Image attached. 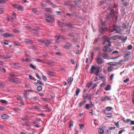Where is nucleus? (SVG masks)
I'll return each instance as SVG.
<instances>
[{
  "instance_id": "603ef678",
  "label": "nucleus",
  "mask_w": 134,
  "mask_h": 134,
  "mask_svg": "<svg viewBox=\"0 0 134 134\" xmlns=\"http://www.w3.org/2000/svg\"><path fill=\"white\" fill-rule=\"evenodd\" d=\"M90 105L89 104H87L85 105V108L88 109H89Z\"/></svg>"
},
{
  "instance_id": "0eeeda50",
  "label": "nucleus",
  "mask_w": 134,
  "mask_h": 134,
  "mask_svg": "<svg viewBox=\"0 0 134 134\" xmlns=\"http://www.w3.org/2000/svg\"><path fill=\"white\" fill-rule=\"evenodd\" d=\"M66 15L67 16H68L69 17H71V16H75L76 17H77L78 16V15L75 12H73L72 13L70 14L68 13H66Z\"/></svg>"
},
{
  "instance_id": "338daca9",
  "label": "nucleus",
  "mask_w": 134,
  "mask_h": 134,
  "mask_svg": "<svg viewBox=\"0 0 134 134\" xmlns=\"http://www.w3.org/2000/svg\"><path fill=\"white\" fill-rule=\"evenodd\" d=\"M113 76H114V74H111L110 76V80H112Z\"/></svg>"
},
{
  "instance_id": "79ce46f5",
  "label": "nucleus",
  "mask_w": 134,
  "mask_h": 134,
  "mask_svg": "<svg viewBox=\"0 0 134 134\" xmlns=\"http://www.w3.org/2000/svg\"><path fill=\"white\" fill-rule=\"evenodd\" d=\"M112 108L111 107H106L105 110L107 111H109L112 109Z\"/></svg>"
},
{
  "instance_id": "f3484780",
  "label": "nucleus",
  "mask_w": 134,
  "mask_h": 134,
  "mask_svg": "<svg viewBox=\"0 0 134 134\" xmlns=\"http://www.w3.org/2000/svg\"><path fill=\"white\" fill-rule=\"evenodd\" d=\"M7 20L8 22L9 21H12L14 19V18L9 15H8L7 17Z\"/></svg>"
},
{
  "instance_id": "5fc2aeb1",
  "label": "nucleus",
  "mask_w": 134,
  "mask_h": 134,
  "mask_svg": "<svg viewBox=\"0 0 134 134\" xmlns=\"http://www.w3.org/2000/svg\"><path fill=\"white\" fill-rule=\"evenodd\" d=\"M133 47L132 45H130L127 47V49L129 50H130Z\"/></svg>"
},
{
  "instance_id": "864d4df0",
  "label": "nucleus",
  "mask_w": 134,
  "mask_h": 134,
  "mask_svg": "<svg viewBox=\"0 0 134 134\" xmlns=\"http://www.w3.org/2000/svg\"><path fill=\"white\" fill-rule=\"evenodd\" d=\"M38 41L41 43H44L45 42V41L44 40H42L41 39L38 40Z\"/></svg>"
},
{
  "instance_id": "412c9836",
  "label": "nucleus",
  "mask_w": 134,
  "mask_h": 134,
  "mask_svg": "<svg viewBox=\"0 0 134 134\" xmlns=\"http://www.w3.org/2000/svg\"><path fill=\"white\" fill-rule=\"evenodd\" d=\"M32 11L36 14H39L40 13L39 11L37 10V9H32Z\"/></svg>"
},
{
  "instance_id": "72a5a7b5",
  "label": "nucleus",
  "mask_w": 134,
  "mask_h": 134,
  "mask_svg": "<svg viewBox=\"0 0 134 134\" xmlns=\"http://www.w3.org/2000/svg\"><path fill=\"white\" fill-rule=\"evenodd\" d=\"M2 42L4 44L6 45H8L9 43L8 40H7L3 41Z\"/></svg>"
},
{
  "instance_id": "c03bdc74",
  "label": "nucleus",
  "mask_w": 134,
  "mask_h": 134,
  "mask_svg": "<svg viewBox=\"0 0 134 134\" xmlns=\"http://www.w3.org/2000/svg\"><path fill=\"white\" fill-rule=\"evenodd\" d=\"M73 122L72 121H71L69 125V128H70L73 126Z\"/></svg>"
},
{
  "instance_id": "7c9ffc66",
  "label": "nucleus",
  "mask_w": 134,
  "mask_h": 134,
  "mask_svg": "<svg viewBox=\"0 0 134 134\" xmlns=\"http://www.w3.org/2000/svg\"><path fill=\"white\" fill-rule=\"evenodd\" d=\"M113 21L114 22H116L117 21V20H118V16H117L114 15L113 16Z\"/></svg>"
},
{
  "instance_id": "473e14b6",
  "label": "nucleus",
  "mask_w": 134,
  "mask_h": 134,
  "mask_svg": "<svg viewBox=\"0 0 134 134\" xmlns=\"http://www.w3.org/2000/svg\"><path fill=\"white\" fill-rule=\"evenodd\" d=\"M42 89V86H39L37 87V90L38 91L40 92L41 91Z\"/></svg>"
},
{
  "instance_id": "c756f323",
  "label": "nucleus",
  "mask_w": 134,
  "mask_h": 134,
  "mask_svg": "<svg viewBox=\"0 0 134 134\" xmlns=\"http://www.w3.org/2000/svg\"><path fill=\"white\" fill-rule=\"evenodd\" d=\"M92 84V81H91L90 82L87 83L86 84V86L88 88H89L91 86Z\"/></svg>"
},
{
  "instance_id": "1a4fd4ad",
  "label": "nucleus",
  "mask_w": 134,
  "mask_h": 134,
  "mask_svg": "<svg viewBox=\"0 0 134 134\" xmlns=\"http://www.w3.org/2000/svg\"><path fill=\"white\" fill-rule=\"evenodd\" d=\"M101 55L103 58L105 59H108L109 58V56L105 53H102Z\"/></svg>"
},
{
  "instance_id": "052dcab7",
  "label": "nucleus",
  "mask_w": 134,
  "mask_h": 134,
  "mask_svg": "<svg viewBox=\"0 0 134 134\" xmlns=\"http://www.w3.org/2000/svg\"><path fill=\"white\" fill-rule=\"evenodd\" d=\"M114 62H110L108 63V64L110 66H114L113 64H114Z\"/></svg>"
},
{
  "instance_id": "6e6d98bb",
  "label": "nucleus",
  "mask_w": 134,
  "mask_h": 134,
  "mask_svg": "<svg viewBox=\"0 0 134 134\" xmlns=\"http://www.w3.org/2000/svg\"><path fill=\"white\" fill-rule=\"evenodd\" d=\"M113 69V68L111 66H110L108 68V70L110 72Z\"/></svg>"
},
{
  "instance_id": "f8f14e48",
  "label": "nucleus",
  "mask_w": 134,
  "mask_h": 134,
  "mask_svg": "<svg viewBox=\"0 0 134 134\" xmlns=\"http://www.w3.org/2000/svg\"><path fill=\"white\" fill-rule=\"evenodd\" d=\"M43 1L44 2H45L47 3H49L51 5H52V7L53 8H57L56 5L55 4H54L53 3L50 2V1L49 0H43Z\"/></svg>"
},
{
  "instance_id": "bf43d9fd",
  "label": "nucleus",
  "mask_w": 134,
  "mask_h": 134,
  "mask_svg": "<svg viewBox=\"0 0 134 134\" xmlns=\"http://www.w3.org/2000/svg\"><path fill=\"white\" fill-rule=\"evenodd\" d=\"M119 65H122L124 63L123 60H122L118 62Z\"/></svg>"
},
{
  "instance_id": "4468645a",
  "label": "nucleus",
  "mask_w": 134,
  "mask_h": 134,
  "mask_svg": "<svg viewBox=\"0 0 134 134\" xmlns=\"http://www.w3.org/2000/svg\"><path fill=\"white\" fill-rule=\"evenodd\" d=\"M105 29L102 27H100L99 28V31L100 33L103 34L105 32Z\"/></svg>"
},
{
  "instance_id": "dca6fc26",
  "label": "nucleus",
  "mask_w": 134,
  "mask_h": 134,
  "mask_svg": "<svg viewBox=\"0 0 134 134\" xmlns=\"http://www.w3.org/2000/svg\"><path fill=\"white\" fill-rule=\"evenodd\" d=\"M109 11L110 12L109 14V15L111 16L114 15L115 13V11L114 9H109Z\"/></svg>"
},
{
  "instance_id": "69168bd1",
  "label": "nucleus",
  "mask_w": 134,
  "mask_h": 134,
  "mask_svg": "<svg viewBox=\"0 0 134 134\" xmlns=\"http://www.w3.org/2000/svg\"><path fill=\"white\" fill-rule=\"evenodd\" d=\"M100 49V48L99 47H96L95 48H94L93 49V50L94 51H97V50H99Z\"/></svg>"
},
{
  "instance_id": "5701e85b",
  "label": "nucleus",
  "mask_w": 134,
  "mask_h": 134,
  "mask_svg": "<svg viewBox=\"0 0 134 134\" xmlns=\"http://www.w3.org/2000/svg\"><path fill=\"white\" fill-rule=\"evenodd\" d=\"M47 74L49 75L52 76L55 74L54 72L48 71L47 72Z\"/></svg>"
},
{
  "instance_id": "20e7f679",
  "label": "nucleus",
  "mask_w": 134,
  "mask_h": 134,
  "mask_svg": "<svg viewBox=\"0 0 134 134\" xmlns=\"http://www.w3.org/2000/svg\"><path fill=\"white\" fill-rule=\"evenodd\" d=\"M108 46H108V45H107L106 46H104L103 48V51L105 52H110L112 51V50Z\"/></svg>"
},
{
  "instance_id": "de8ad7c7",
  "label": "nucleus",
  "mask_w": 134,
  "mask_h": 134,
  "mask_svg": "<svg viewBox=\"0 0 134 134\" xmlns=\"http://www.w3.org/2000/svg\"><path fill=\"white\" fill-rule=\"evenodd\" d=\"M28 48L29 49H36V47L34 46H28Z\"/></svg>"
},
{
  "instance_id": "6ab92c4d",
  "label": "nucleus",
  "mask_w": 134,
  "mask_h": 134,
  "mask_svg": "<svg viewBox=\"0 0 134 134\" xmlns=\"http://www.w3.org/2000/svg\"><path fill=\"white\" fill-rule=\"evenodd\" d=\"M24 42L27 44L29 43L31 44H32L33 43V42L32 41L29 40L28 39H25Z\"/></svg>"
},
{
  "instance_id": "49530a36",
  "label": "nucleus",
  "mask_w": 134,
  "mask_h": 134,
  "mask_svg": "<svg viewBox=\"0 0 134 134\" xmlns=\"http://www.w3.org/2000/svg\"><path fill=\"white\" fill-rule=\"evenodd\" d=\"M30 52L28 51L25 52L24 54L26 57H28L30 54Z\"/></svg>"
},
{
  "instance_id": "aec40b11",
  "label": "nucleus",
  "mask_w": 134,
  "mask_h": 134,
  "mask_svg": "<svg viewBox=\"0 0 134 134\" xmlns=\"http://www.w3.org/2000/svg\"><path fill=\"white\" fill-rule=\"evenodd\" d=\"M1 118L3 119H7L8 118V116L7 114H4L1 116Z\"/></svg>"
},
{
  "instance_id": "4be33fe9",
  "label": "nucleus",
  "mask_w": 134,
  "mask_h": 134,
  "mask_svg": "<svg viewBox=\"0 0 134 134\" xmlns=\"http://www.w3.org/2000/svg\"><path fill=\"white\" fill-rule=\"evenodd\" d=\"M8 79L9 80L10 82H13L18 83L17 81L13 79L10 77H8Z\"/></svg>"
},
{
  "instance_id": "0e129e2a",
  "label": "nucleus",
  "mask_w": 134,
  "mask_h": 134,
  "mask_svg": "<svg viewBox=\"0 0 134 134\" xmlns=\"http://www.w3.org/2000/svg\"><path fill=\"white\" fill-rule=\"evenodd\" d=\"M129 78H127L126 79H125V80H124L123 81L125 83H126L127 82L129 81Z\"/></svg>"
},
{
  "instance_id": "6e6552de",
  "label": "nucleus",
  "mask_w": 134,
  "mask_h": 134,
  "mask_svg": "<svg viewBox=\"0 0 134 134\" xmlns=\"http://www.w3.org/2000/svg\"><path fill=\"white\" fill-rule=\"evenodd\" d=\"M72 46V44L69 43L67 42L65 45L64 46V48L66 49H69Z\"/></svg>"
},
{
  "instance_id": "a18cd8bd",
  "label": "nucleus",
  "mask_w": 134,
  "mask_h": 134,
  "mask_svg": "<svg viewBox=\"0 0 134 134\" xmlns=\"http://www.w3.org/2000/svg\"><path fill=\"white\" fill-rule=\"evenodd\" d=\"M46 22L47 23H51V22L54 21L51 20H49L48 19H46Z\"/></svg>"
},
{
  "instance_id": "c85d7f7f",
  "label": "nucleus",
  "mask_w": 134,
  "mask_h": 134,
  "mask_svg": "<svg viewBox=\"0 0 134 134\" xmlns=\"http://www.w3.org/2000/svg\"><path fill=\"white\" fill-rule=\"evenodd\" d=\"M111 89V86L110 85H107L105 88V90L106 91H107L109 90H110Z\"/></svg>"
},
{
  "instance_id": "f03ea898",
  "label": "nucleus",
  "mask_w": 134,
  "mask_h": 134,
  "mask_svg": "<svg viewBox=\"0 0 134 134\" xmlns=\"http://www.w3.org/2000/svg\"><path fill=\"white\" fill-rule=\"evenodd\" d=\"M103 38L104 40V41L102 43L103 44H106V42H107L108 43L107 44L108 45V46H111V44L112 42L110 41L111 39L110 38V37L108 38L105 36H103Z\"/></svg>"
},
{
  "instance_id": "58836bf2",
  "label": "nucleus",
  "mask_w": 134,
  "mask_h": 134,
  "mask_svg": "<svg viewBox=\"0 0 134 134\" xmlns=\"http://www.w3.org/2000/svg\"><path fill=\"white\" fill-rule=\"evenodd\" d=\"M39 29H40L38 27H35L32 30H34L36 32H38L39 31Z\"/></svg>"
},
{
  "instance_id": "09e8293b",
  "label": "nucleus",
  "mask_w": 134,
  "mask_h": 134,
  "mask_svg": "<svg viewBox=\"0 0 134 134\" xmlns=\"http://www.w3.org/2000/svg\"><path fill=\"white\" fill-rule=\"evenodd\" d=\"M13 44L14 45H15L16 46H20V44L18 42H13Z\"/></svg>"
},
{
  "instance_id": "393cba45",
  "label": "nucleus",
  "mask_w": 134,
  "mask_h": 134,
  "mask_svg": "<svg viewBox=\"0 0 134 134\" xmlns=\"http://www.w3.org/2000/svg\"><path fill=\"white\" fill-rule=\"evenodd\" d=\"M64 25L65 26H67L68 27H72L73 26V24H72L71 23H64Z\"/></svg>"
},
{
  "instance_id": "9d476101",
  "label": "nucleus",
  "mask_w": 134,
  "mask_h": 134,
  "mask_svg": "<svg viewBox=\"0 0 134 134\" xmlns=\"http://www.w3.org/2000/svg\"><path fill=\"white\" fill-rule=\"evenodd\" d=\"M81 2L80 0H78L77 1H74V3L76 5V7H75V6L74 7L75 8H79L80 6V3H81Z\"/></svg>"
},
{
  "instance_id": "2f4dec72",
  "label": "nucleus",
  "mask_w": 134,
  "mask_h": 134,
  "mask_svg": "<svg viewBox=\"0 0 134 134\" xmlns=\"http://www.w3.org/2000/svg\"><path fill=\"white\" fill-rule=\"evenodd\" d=\"M98 132L100 134H103L104 130L103 129L100 128L98 130Z\"/></svg>"
},
{
  "instance_id": "a878e982",
  "label": "nucleus",
  "mask_w": 134,
  "mask_h": 134,
  "mask_svg": "<svg viewBox=\"0 0 134 134\" xmlns=\"http://www.w3.org/2000/svg\"><path fill=\"white\" fill-rule=\"evenodd\" d=\"M51 43L50 41L48 40H47L46 41V42L45 43V45L46 47H48V45L50 44Z\"/></svg>"
},
{
  "instance_id": "b1692460",
  "label": "nucleus",
  "mask_w": 134,
  "mask_h": 134,
  "mask_svg": "<svg viewBox=\"0 0 134 134\" xmlns=\"http://www.w3.org/2000/svg\"><path fill=\"white\" fill-rule=\"evenodd\" d=\"M110 37L111 39L116 40L118 38V35H116L114 36H111Z\"/></svg>"
},
{
  "instance_id": "2eb2a0df",
  "label": "nucleus",
  "mask_w": 134,
  "mask_h": 134,
  "mask_svg": "<svg viewBox=\"0 0 134 134\" xmlns=\"http://www.w3.org/2000/svg\"><path fill=\"white\" fill-rule=\"evenodd\" d=\"M97 68L95 67V66L92 65V66L91 68L90 69V73L91 74H93L94 73V70H96Z\"/></svg>"
},
{
  "instance_id": "8fccbe9b",
  "label": "nucleus",
  "mask_w": 134,
  "mask_h": 134,
  "mask_svg": "<svg viewBox=\"0 0 134 134\" xmlns=\"http://www.w3.org/2000/svg\"><path fill=\"white\" fill-rule=\"evenodd\" d=\"M92 96V95L91 94H89L87 97L88 99L89 100H91V97Z\"/></svg>"
},
{
  "instance_id": "c9c22d12",
  "label": "nucleus",
  "mask_w": 134,
  "mask_h": 134,
  "mask_svg": "<svg viewBox=\"0 0 134 134\" xmlns=\"http://www.w3.org/2000/svg\"><path fill=\"white\" fill-rule=\"evenodd\" d=\"M131 52H129L126 53H125L124 54V57L125 58L128 55H130Z\"/></svg>"
},
{
  "instance_id": "f704fd0d",
  "label": "nucleus",
  "mask_w": 134,
  "mask_h": 134,
  "mask_svg": "<svg viewBox=\"0 0 134 134\" xmlns=\"http://www.w3.org/2000/svg\"><path fill=\"white\" fill-rule=\"evenodd\" d=\"M73 80V78L71 77H70L68 78V83H71Z\"/></svg>"
},
{
  "instance_id": "e2e57ef3",
  "label": "nucleus",
  "mask_w": 134,
  "mask_h": 134,
  "mask_svg": "<svg viewBox=\"0 0 134 134\" xmlns=\"http://www.w3.org/2000/svg\"><path fill=\"white\" fill-rule=\"evenodd\" d=\"M22 119L23 121H28L29 120V119L25 117H23L22 118Z\"/></svg>"
},
{
  "instance_id": "ea45409f",
  "label": "nucleus",
  "mask_w": 134,
  "mask_h": 134,
  "mask_svg": "<svg viewBox=\"0 0 134 134\" xmlns=\"http://www.w3.org/2000/svg\"><path fill=\"white\" fill-rule=\"evenodd\" d=\"M112 114L111 113H109V114H107L106 115V116L108 118H110L112 116Z\"/></svg>"
},
{
  "instance_id": "a19ab883",
  "label": "nucleus",
  "mask_w": 134,
  "mask_h": 134,
  "mask_svg": "<svg viewBox=\"0 0 134 134\" xmlns=\"http://www.w3.org/2000/svg\"><path fill=\"white\" fill-rule=\"evenodd\" d=\"M29 65L30 67L34 69H35L36 68V66L31 63Z\"/></svg>"
},
{
  "instance_id": "774afa93",
  "label": "nucleus",
  "mask_w": 134,
  "mask_h": 134,
  "mask_svg": "<svg viewBox=\"0 0 134 134\" xmlns=\"http://www.w3.org/2000/svg\"><path fill=\"white\" fill-rule=\"evenodd\" d=\"M36 75V77L39 79V80H41V77L39 76V75L38 74H36V73H35Z\"/></svg>"
},
{
  "instance_id": "bb28decb",
  "label": "nucleus",
  "mask_w": 134,
  "mask_h": 134,
  "mask_svg": "<svg viewBox=\"0 0 134 134\" xmlns=\"http://www.w3.org/2000/svg\"><path fill=\"white\" fill-rule=\"evenodd\" d=\"M86 102V100H84V101L81 102L79 104V107H80L83 105V104H85Z\"/></svg>"
},
{
  "instance_id": "e433bc0d",
  "label": "nucleus",
  "mask_w": 134,
  "mask_h": 134,
  "mask_svg": "<svg viewBox=\"0 0 134 134\" xmlns=\"http://www.w3.org/2000/svg\"><path fill=\"white\" fill-rule=\"evenodd\" d=\"M80 90L79 88H77V89L76 91V96H78L79 93L80 92Z\"/></svg>"
},
{
  "instance_id": "423d86ee",
  "label": "nucleus",
  "mask_w": 134,
  "mask_h": 134,
  "mask_svg": "<svg viewBox=\"0 0 134 134\" xmlns=\"http://www.w3.org/2000/svg\"><path fill=\"white\" fill-rule=\"evenodd\" d=\"M1 36H4L5 37H13L14 36L13 35L9 33L2 34Z\"/></svg>"
},
{
  "instance_id": "3c124183",
  "label": "nucleus",
  "mask_w": 134,
  "mask_h": 134,
  "mask_svg": "<svg viewBox=\"0 0 134 134\" xmlns=\"http://www.w3.org/2000/svg\"><path fill=\"white\" fill-rule=\"evenodd\" d=\"M79 126H80V129H83V128L84 127V125L83 124H80L79 125Z\"/></svg>"
},
{
  "instance_id": "7ed1b4c3",
  "label": "nucleus",
  "mask_w": 134,
  "mask_h": 134,
  "mask_svg": "<svg viewBox=\"0 0 134 134\" xmlns=\"http://www.w3.org/2000/svg\"><path fill=\"white\" fill-rule=\"evenodd\" d=\"M95 59L98 65H101L104 63V60L101 57L99 56H97Z\"/></svg>"
},
{
  "instance_id": "4d7b16f0",
  "label": "nucleus",
  "mask_w": 134,
  "mask_h": 134,
  "mask_svg": "<svg viewBox=\"0 0 134 134\" xmlns=\"http://www.w3.org/2000/svg\"><path fill=\"white\" fill-rule=\"evenodd\" d=\"M37 83L39 84L42 85L44 86V84L42 83L41 82V81L40 80H37Z\"/></svg>"
},
{
  "instance_id": "13d9d810",
  "label": "nucleus",
  "mask_w": 134,
  "mask_h": 134,
  "mask_svg": "<svg viewBox=\"0 0 134 134\" xmlns=\"http://www.w3.org/2000/svg\"><path fill=\"white\" fill-rule=\"evenodd\" d=\"M7 0H0V4H3Z\"/></svg>"
},
{
  "instance_id": "a211bd4d",
  "label": "nucleus",
  "mask_w": 134,
  "mask_h": 134,
  "mask_svg": "<svg viewBox=\"0 0 134 134\" xmlns=\"http://www.w3.org/2000/svg\"><path fill=\"white\" fill-rule=\"evenodd\" d=\"M3 57V58H5L6 59H8L10 58V57L9 56L5 55H0V58Z\"/></svg>"
},
{
  "instance_id": "ddd939ff",
  "label": "nucleus",
  "mask_w": 134,
  "mask_h": 134,
  "mask_svg": "<svg viewBox=\"0 0 134 134\" xmlns=\"http://www.w3.org/2000/svg\"><path fill=\"white\" fill-rule=\"evenodd\" d=\"M106 100H111V98L107 96H105L104 98H102L101 99L102 102L106 101Z\"/></svg>"
},
{
  "instance_id": "37998d69",
  "label": "nucleus",
  "mask_w": 134,
  "mask_h": 134,
  "mask_svg": "<svg viewBox=\"0 0 134 134\" xmlns=\"http://www.w3.org/2000/svg\"><path fill=\"white\" fill-rule=\"evenodd\" d=\"M0 102L3 103L7 104V102L5 100L1 99L0 100Z\"/></svg>"
},
{
  "instance_id": "f257e3e1",
  "label": "nucleus",
  "mask_w": 134,
  "mask_h": 134,
  "mask_svg": "<svg viewBox=\"0 0 134 134\" xmlns=\"http://www.w3.org/2000/svg\"><path fill=\"white\" fill-rule=\"evenodd\" d=\"M119 28V27L116 26L115 25H113L110 27V28L108 29V31L110 32H112L116 31V32L115 33H119V31H118V29Z\"/></svg>"
},
{
  "instance_id": "cd10ccee",
  "label": "nucleus",
  "mask_w": 134,
  "mask_h": 134,
  "mask_svg": "<svg viewBox=\"0 0 134 134\" xmlns=\"http://www.w3.org/2000/svg\"><path fill=\"white\" fill-rule=\"evenodd\" d=\"M100 67H97L96 69V71L95 73V74L96 75L98 76V74L99 72Z\"/></svg>"
},
{
  "instance_id": "680f3d73",
  "label": "nucleus",
  "mask_w": 134,
  "mask_h": 134,
  "mask_svg": "<svg viewBox=\"0 0 134 134\" xmlns=\"http://www.w3.org/2000/svg\"><path fill=\"white\" fill-rule=\"evenodd\" d=\"M48 104H46V107H45L44 106L43 107L42 109H45L46 108L48 109L49 108L48 107Z\"/></svg>"
},
{
  "instance_id": "9b49d317",
  "label": "nucleus",
  "mask_w": 134,
  "mask_h": 134,
  "mask_svg": "<svg viewBox=\"0 0 134 134\" xmlns=\"http://www.w3.org/2000/svg\"><path fill=\"white\" fill-rule=\"evenodd\" d=\"M64 4L65 5H69L72 8H75L74 6L71 4V2L70 1H66L64 2Z\"/></svg>"
},
{
  "instance_id": "39448f33",
  "label": "nucleus",
  "mask_w": 134,
  "mask_h": 134,
  "mask_svg": "<svg viewBox=\"0 0 134 134\" xmlns=\"http://www.w3.org/2000/svg\"><path fill=\"white\" fill-rule=\"evenodd\" d=\"M45 18H48L49 20L54 21V17L52 16L51 15H49L47 13H45Z\"/></svg>"
},
{
  "instance_id": "4c0bfd02",
  "label": "nucleus",
  "mask_w": 134,
  "mask_h": 134,
  "mask_svg": "<svg viewBox=\"0 0 134 134\" xmlns=\"http://www.w3.org/2000/svg\"><path fill=\"white\" fill-rule=\"evenodd\" d=\"M88 95L87 93H85L83 95V97L85 99L87 98L88 97Z\"/></svg>"
}]
</instances>
